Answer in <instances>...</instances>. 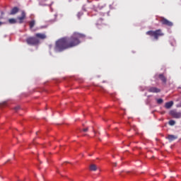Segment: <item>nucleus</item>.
Here are the masks:
<instances>
[{
  "mask_svg": "<svg viewBox=\"0 0 181 181\" xmlns=\"http://www.w3.org/2000/svg\"><path fill=\"white\" fill-rule=\"evenodd\" d=\"M103 18H99V20H98V22H96V25H103Z\"/></svg>",
  "mask_w": 181,
  "mask_h": 181,
  "instance_id": "16",
  "label": "nucleus"
},
{
  "mask_svg": "<svg viewBox=\"0 0 181 181\" xmlns=\"http://www.w3.org/2000/svg\"><path fill=\"white\" fill-rule=\"evenodd\" d=\"M113 166L116 167L117 166V163H113Z\"/></svg>",
  "mask_w": 181,
  "mask_h": 181,
  "instance_id": "23",
  "label": "nucleus"
},
{
  "mask_svg": "<svg viewBox=\"0 0 181 181\" xmlns=\"http://www.w3.org/2000/svg\"><path fill=\"white\" fill-rule=\"evenodd\" d=\"M18 11H19V8L17 6H15L12 8V10L10 13V15H15L17 13H18Z\"/></svg>",
  "mask_w": 181,
  "mask_h": 181,
  "instance_id": "11",
  "label": "nucleus"
},
{
  "mask_svg": "<svg viewBox=\"0 0 181 181\" xmlns=\"http://www.w3.org/2000/svg\"><path fill=\"white\" fill-rule=\"evenodd\" d=\"M35 20H32L30 22V29L33 28V27L35 26Z\"/></svg>",
  "mask_w": 181,
  "mask_h": 181,
  "instance_id": "15",
  "label": "nucleus"
},
{
  "mask_svg": "<svg viewBox=\"0 0 181 181\" xmlns=\"http://www.w3.org/2000/svg\"><path fill=\"white\" fill-rule=\"evenodd\" d=\"M166 139L169 141V142H172L177 139V136L175 135H168Z\"/></svg>",
  "mask_w": 181,
  "mask_h": 181,
  "instance_id": "10",
  "label": "nucleus"
},
{
  "mask_svg": "<svg viewBox=\"0 0 181 181\" xmlns=\"http://www.w3.org/2000/svg\"><path fill=\"white\" fill-rule=\"evenodd\" d=\"M177 107H181V102L176 105Z\"/></svg>",
  "mask_w": 181,
  "mask_h": 181,
  "instance_id": "21",
  "label": "nucleus"
},
{
  "mask_svg": "<svg viewBox=\"0 0 181 181\" xmlns=\"http://www.w3.org/2000/svg\"><path fill=\"white\" fill-rule=\"evenodd\" d=\"M85 37V34L74 33L71 37H64L58 40L56 42L55 49L58 52H63L64 50L73 48L80 45L81 39H84Z\"/></svg>",
  "mask_w": 181,
  "mask_h": 181,
  "instance_id": "1",
  "label": "nucleus"
},
{
  "mask_svg": "<svg viewBox=\"0 0 181 181\" xmlns=\"http://www.w3.org/2000/svg\"><path fill=\"white\" fill-rule=\"evenodd\" d=\"M146 35L153 37L155 40H158L159 37L164 36V33H163L162 30H155L153 31L152 30L150 31H147Z\"/></svg>",
  "mask_w": 181,
  "mask_h": 181,
  "instance_id": "2",
  "label": "nucleus"
},
{
  "mask_svg": "<svg viewBox=\"0 0 181 181\" xmlns=\"http://www.w3.org/2000/svg\"><path fill=\"white\" fill-rule=\"evenodd\" d=\"M175 124H176V122H175V120H170V121L168 122V124H169L170 126H174Z\"/></svg>",
  "mask_w": 181,
  "mask_h": 181,
  "instance_id": "17",
  "label": "nucleus"
},
{
  "mask_svg": "<svg viewBox=\"0 0 181 181\" xmlns=\"http://www.w3.org/2000/svg\"><path fill=\"white\" fill-rule=\"evenodd\" d=\"M93 132L95 133V130H93Z\"/></svg>",
  "mask_w": 181,
  "mask_h": 181,
  "instance_id": "26",
  "label": "nucleus"
},
{
  "mask_svg": "<svg viewBox=\"0 0 181 181\" xmlns=\"http://www.w3.org/2000/svg\"><path fill=\"white\" fill-rule=\"evenodd\" d=\"M26 42L29 45L36 46L40 44V40L38 38H36V37H29L28 38H27Z\"/></svg>",
  "mask_w": 181,
  "mask_h": 181,
  "instance_id": "3",
  "label": "nucleus"
},
{
  "mask_svg": "<svg viewBox=\"0 0 181 181\" xmlns=\"http://www.w3.org/2000/svg\"><path fill=\"white\" fill-rule=\"evenodd\" d=\"M159 22L163 25H166L168 27H172L173 25V23L167 18L164 17H160V19L159 20Z\"/></svg>",
  "mask_w": 181,
  "mask_h": 181,
  "instance_id": "4",
  "label": "nucleus"
},
{
  "mask_svg": "<svg viewBox=\"0 0 181 181\" xmlns=\"http://www.w3.org/2000/svg\"><path fill=\"white\" fill-rule=\"evenodd\" d=\"M35 37L38 40H45L47 38V35H45V34H42L41 33H37V34H35Z\"/></svg>",
  "mask_w": 181,
  "mask_h": 181,
  "instance_id": "7",
  "label": "nucleus"
},
{
  "mask_svg": "<svg viewBox=\"0 0 181 181\" xmlns=\"http://www.w3.org/2000/svg\"><path fill=\"white\" fill-rule=\"evenodd\" d=\"M3 24V22L0 21V26Z\"/></svg>",
  "mask_w": 181,
  "mask_h": 181,
  "instance_id": "24",
  "label": "nucleus"
},
{
  "mask_svg": "<svg viewBox=\"0 0 181 181\" xmlns=\"http://www.w3.org/2000/svg\"><path fill=\"white\" fill-rule=\"evenodd\" d=\"M169 115L174 119L181 118V112H177L176 110H172L169 112Z\"/></svg>",
  "mask_w": 181,
  "mask_h": 181,
  "instance_id": "5",
  "label": "nucleus"
},
{
  "mask_svg": "<svg viewBox=\"0 0 181 181\" xmlns=\"http://www.w3.org/2000/svg\"><path fill=\"white\" fill-rule=\"evenodd\" d=\"M1 14L4 15V12L3 11L1 12Z\"/></svg>",
  "mask_w": 181,
  "mask_h": 181,
  "instance_id": "25",
  "label": "nucleus"
},
{
  "mask_svg": "<svg viewBox=\"0 0 181 181\" xmlns=\"http://www.w3.org/2000/svg\"><path fill=\"white\" fill-rule=\"evenodd\" d=\"M15 111L17 112L18 110H20V107L17 106L14 108Z\"/></svg>",
  "mask_w": 181,
  "mask_h": 181,
  "instance_id": "19",
  "label": "nucleus"
},
{
  "mask_svg": "<svg viewBox=\"0 0 181 181\" xmlns=\"http://www.w3.org/2000/svg\"><path fill=\"white\" fill-rule=\"evenodd\" d=\"M88 131V128H86L83 129V132H87Z\"/></svg>",
  "mask_w": 181,
  "mask_h": 181,
  "instance_id": "20",
  "label": "nucleus"
},
{
  "mask_svg": "<svg viewBox=\"0 0 181 181\" xmlns=\"http://www.w3.org/2000/svg\"><path fill=\"white\" fill-rule=\"evenodd\" d=\"M82 16V14L81 13H78V18H80V17Z\"/></svg>",
  "mask_w": 181,
  "mask_h": 181,
  "instance_id": "22",
  "label": "nucleus"
},
{
  "mask_svg": "<svg viewBox=\"0 0 181 181\" xmlns=\"http://www.w3.org/2000/svg\"><path fill=\"white\" fill-rule=\"evenodd\" d=\"M173 105H174V103L173 101L166 103L165 104V108L170 109V108H171L173 106Z\"/></svg>",
  "mask_w": 181,
  "mask_h": 181,
  "instance_id": "12",
  "label": "nucleus"
},
{
  "mask_svg": "<svg viewBox=\"0 0 181 181\" xmlns=\"http://www.w3.org/2000/svg\"><path fill=\"white\" fill-rule=\"evenodd\" d=\"M156 102H157V104L161 105L163 103V100H162V99H157Z\"/></svg>",
  "mask_w": 181,
  "mask_h": 181,
  "instance_id": "18",
  "label": "nucleus"
},
{
  "mask_svg": "<svg viewBox=\"0 0 181 181\" xmlns=\"http://www.w3.org/2000/svg\"><path fill=\"white\" fill-rule=\"evenodd\" d=\"M97 170H98L97 165H95L94 164L90 165V170H91V171H96Z\"/></svg>",
  "mask_w": 181,
  "mask_h": 181,
  "instance_id": "13",
  "label": "nucleus"
},
{
  "mask_svg": "<svg viewBox=\"0 0 181 181\" xmlns=\"http://www.w3.org/2000/svg\"><path fill=\"white\" fill-rule=\"evenodd\" d=\"M158 78L162 81V83H163L164 84H165L167 83V78H165V76L164 75H163V74H160L158 75Z\"/></svg>",
  "mask_w": 181,
  "mask_h": 181,
  "instance_id": "9",
  "label": "nucleus"
},
{
  "mask_svg": "<svg viewBox=\"0 0 181 181\" xmlns=\"http://www.w3.org/2000/svg\"><path fill=\"white\" fill-rule=\"evenodd\" d=\"M8 22L10 24H15L17 23V21L16 20V18H9Z\"/></svg>",
  "mask_w": 181,
  "mask_h": 181,
  "instance_id": "14",
  "label": "nucleus"
},
{
  "mask_svg": "<svg viewBox=\"0 0 181 181\" xmlns=\"http://www.w3.org/2000/svg\"><path fill=\"white\" fill-rule=\"evenodd\" d=\"M148 92L152 93H158L160 92V89H158L156 87H151L148 88Z\"/></svg>",
  "mask_w": 181,
  "mask_h": 181,
  "instance_id": "8",
  "label": "nucleus"
},
{
  "mask_svg": "<svg viewBox=\"0 0 181 181\" xmlns=\"http://www.w3.org/2000/svg\"><path fill=\"white\" fill-rule=\"evenodd\" d=\"M26 17L25 13L24 11H22L21 16H18V19L19 20V23H23V21L25 20Z\"/></svg>",
  "mask_w": 181,
  "mask_h": 181,
  "instance_id": "6",
  "label": "nucleus"
}]
</instances>
